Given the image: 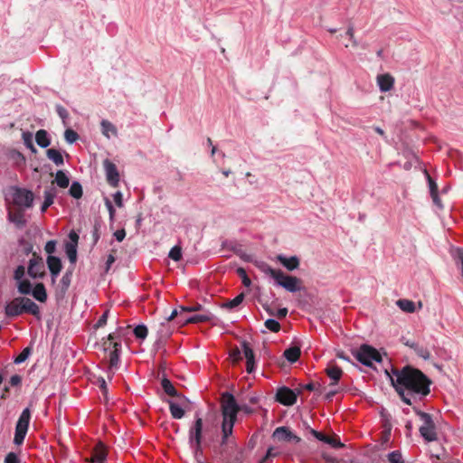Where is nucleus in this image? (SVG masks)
Here are the masks:
<instances>
[{"label":"nucleus","mask_w":463,"mask_h":463,"mask_svg":"<svg viewBox=\"0 0 463 463\" xmlns=\"http://www.w3.org/2000/svg\"><path fill=\"white\" fill-rule=\"evenodd\" d=\"M390 379L402 401L412 408L420 406V402L430 392V380L412 366L392 368Z\"/></svg>","instance_id":"1"},{"label":"nucleus","mask_w":463,"mask_h":463,"mask_svg":"<svg viewBox=\"0 0 463 463\" xmlns=\"http://www.w3.org/2000/svg\"><path fill=\"white\" fill-rule=\"evenodd\" d=\"M257 268L274 280L278 287H281L290 293H296L301 289L300 279L297 277L285 274L280 269H275L268 263L261 261L257 264Z\"/></svg>","instance_id":"2"},{"label":"nucleus","mask_w":463,"mask_h":463,"mask_svg":"<svg viewBox=\"0 0 463 463\" xmlns=\"http://www.w3.org/2000/svg\"><path fill=\"white\" fill-rule=\"evenodd\" d=\"M24 313L38 317L40 314L39 306L26 297L14 298L5 306V314L7 317H16Z\"/></svg>","instance_id":"3"},{"label":"nucleus","mask_w":463,"mask_h":463,"mask_svg":"<svg viewBox=\"0 0 463 463\" xmlns=\"http://www.w3.org/2000/svg\"><path fill=\"white\" fill-rule=\"evenodd\" d=\"M412 410L422 421V425L419 429L420 436L427 442L435 441L438 439V435L432 416L430 413L421 411L420 406H415Z\"/></svg>","instance_id":"4"},{"label":"nucleus","mask_w":463,"mask_h":463,"mask_svg":"<svg viewBox=\"0 0 463 463\" xmlns=\"http://www.w3.org/2000/svg\"><path fill=\"white\" fill-rule=\"evenodd\" d=\"M352 353L358 362L367 367H372L374 362H382L381 354L375 348L366 344L362 345Z\"/></svg>","instance_id":"5"},{"label":"nucleus","mask_w":463,"mask_h":463,"mask_svg":"<svg viewBox=\"0 0 463 463\" xmlns=\"http://www.w3.org/2000/svg\"><path fill=\"white\" fill-rule=\"evenodd\" d=\"M240 410L241 407L237 403L234 396L231 392H224L222 396V420L236 421L237 414Z\"/></svg>","instance_id":"6"},{"label":"nucleus","mask_w":463,"mask_h":463,"mask_svg":"<svg viewBox=\"0 0 463 463\" xmlns=\"http://www.w3.org/2000/svg\"><path fill=\"white\" fill-rule=\"evenodd\" d=\"M31 420V411L29 408H25L23 410L22 413L19 416V419L16 422L15 432L14 438V443L15 445H21L26 436L28 431L29 423Z\"/></svg>","instance_id":"7"},{"label":"nucleus","mask_w":463,"mask_h":463,"mask_svg":"<svg viewBox=\"0 0 463 463\" xmlns=\"http://www.w3.org/2000/svg\"><path fill=\"white\" fill-rule=\"evenodd\" d=\"M13 201L14 203L17 206L31 208L33 204V194L28 189L14 187Z\"/></svg>","instance_id":"8"},{"label":"nucleus","mask_w":463,"mask_h":463,"mask_svg":"<svg viewBox=\"0 0 463 463\" xmlns=\"http://www.w3.org/2000/svg\"><path fill=\"white\" fill-rule=\"evenodd\" d=\"M188 443L194 444L195 447L203 444V419L198 412L195 413L194 421L189 429Z\"/></svg>","instance_id":"9"},{"label":"nucleus","mask_w":463,"mask_h":463,"mask_svg":"<svg viewBox=\"0 0 463 463\" xmlns=\"http://www.w3.org/2000/svg\"><path fill=\"white\" fill-rule=\"evenodd\" d=\"M27 273L33 279H43L45 277V267L41 257L33 254V257L29 260Z\"/></svg>","instance_id":"10"},{"label":"nucleus","mask_w":463,"mask_h":463,"mask_svg":"<svg viewBox=\"0 0 463 463\" xmlns=\"http://www.w3.org/2000/svg\"><path fill=\"white\" fill-rule=\"evenodd\" d=\"M215 318L214 315L209 310H203L198 314L184 316V314H180V323L182 325L185 324H199L207 321H213Z\"/></svg>","instance_id":"11"},{"label":"nucleus","mask_w":463,"mask_h":463,"mask_svg":"<svg viewBox=\"0 0 463 463\" xmlns=\"http://www.w3.org/2000/svg\"><path fill=\"white\" fill-rule=\"evenodd\" d=\"M103 167L108 184L112 187H118L119 184V173L116 165L109 159L103 161Z\"/></svg>","instance_id":"12"},{"label":"nucleus","mask_w":463,"mask_h":463,"mask_svg":"<svg viewBox=\"0 0 463 463\" xmlns=\"http://www.w3.org/2000/svg\"><path fill=\"white\" fill-rule=\"evenodd\" d=\"M70 241H66L64 244V251L71 265H75L77 261V247L79 236L74 232H71L69 234Z\"/></svg>","instance_id":"13"},{"label":"nucleus","mask_w":463,"mask_h":463,"mask_svg":"<svg viewBox=\"0 0 463 463\" xmlns=\"http://www.w3.org/2000/svg\"><path fill=\"white\" fill-rule=\"evenodd\" d=\"M298 394L288 387L283 386L278 389L276 399L283 405L290 406L297 402Z\"/></svg>","instance_id":"14"},{"label":"nucleus","mask_w":463,"mask_h":463,"mask_svg":"<svg viewBox=\"0 0 463 463\" xmlns=\"http://www.w3.org/2000/svg\"><path fill=\"white\" fill-rule=\"evenodd\" d=\"M241 349L246 359V371L248 373H252L255 370V357L253 350L246 341L241 343Z\"/></svg>","instance_id":"15"},{"label":"nucleus","mask_w":463,"mask_h":463,"mask_svg":"<svg viewBox=\"0 0 463 463\" xmlns=\"http://www.w3.org/2000/svg\"><path fill=\"white\" fill-rule=\"evenodd\" d=\"M273 437L279 440L293 441L295 443H299L301 441V439L290 431L287 427H278L273 432Z\"/></svg>","instance_id":"16"},{"label":"nucleus","mask_w":463,"mask_h":463,"mask_svg":"<svg viewBox=\"0 0 463 463\" xmlns=\"http://www.w3.org/2000/svg\"><path fill=\"white\" fill-rule=\"evenodd\" d=\"M310 432L317 439L330 445L332 448L340 449L344 447V444L340 441L339 438L329 437L315 430H311Z\"/></svg>","instance_id":"17"},{"label":"nucleus","mask_w":463,"mask_h":463,"mask_svg":"<svg viewBox=\"0 0 463 463\" xmlns=\"http://www.w3.org/2000/svg\"><path fill=\"white\" fill-rule=\"evenodd\" d=\"M276 259L289 271H293L299 267V259L297 256L287 257L283 254H279L277 255Z\"/></svg>","instance_id":"18"},{"label":"nucleus","mask_w":463,"mask_h":463,"mask_svg":"<svg viewBox=\"0 0 463 463\" xmlns=\"http://www.w3.org/2000/svg\"><path fill=\"white\" fill-rule=\"evenodd\" d=\"M377 84L382 92H387L393 88L394 78L389 73L377 76Z\"/></svg>","instance_id":"19"},{"label":"nucleus","mask_w":463,"mask_h":463,"mask_svg":"<svg viewBox=\"0 0 463 463\" xmlns=\"http://www.w3.org/2000/svg\"><path fill=\"white\" fill-rule=\"evenodd\" d=\"M404 345L406 346H409L410 348L413 349L414 352L417 354L418 356L421 357L424 360H429L430 358V353L427 347H424L415 341L411 340H406L404 342Z\"/></svg>","instance_id":"20"},{"label":"nucleus","mask_w":463,"mask_h":463,"mask_svg":"<svg viewBox=\"0 0 463 463\" xmlns=\"http://www.w3.org/2000/svg\"><path fill=\"white\" fill-rule=\"evenodd\" d=\"M57 191L54 187H51L44 190L43 193V203L41 206V212L44 213L54 202V198L56 197Z\"/></svg>","instance_id":"21"},{"label":"nucleus","mask_w":463,"mask_h":463,"mask_svg":"<svg viewBox=\"0 0 463 463\" xmlns=\"http://www.w3.org/2000/svg\"><path fill=\"white\" fill-rule=\"evenodd\" d=\"M221 446L223 447V456H231L230 450H236L238 449L237 442L235 441L234 439L225 437L223 435H222Z\"/></svg>","instance_id":"22"},{"label":"nucleus","mask_w":463,"mask_h":463,"mask_svg":"<svg viewBox=\"0 0 463 463\" xmlns=\"http://www.w3.org/2000/svg\"><path fill=\"white\" fill-rule=\"evenodd\" d=\"M30 295L39 302H45L47 300L46 289L43 283H37L32 289Z\"/></svg>","instance_id":"23"},{"label":"nucleus","mask_w":463,"mask_h":463,"mask_svg":"<svg viewBox=\"0 0 463 463\" xmlns=\"http://www.w3.org/2000/svg\"><path fill=\"white\" fill-rule=\"evenodd\" d=\"M107 452L102 445L95 448L91 454L90 463H104L107 459Z\"/></svg>","instance_id":"24"},{"label":"nucleus","mask_w":463,"mask_h":463,"mask_svg":"<svg viewBox=\"0 0 463 463\" xmlns=\"http://www.w3.org/2000/svg\"><path fill=\"white\" fill-rule=\"evenodd\" d=\"M100 127H101L102 134L107 138H110L111 136H115L116 137L118 135L117 128L111 122H109L107 119H102L101 120Z\"/></svg>","instance_id":"25"},{"label":"nucleus","mask_w":463,"mask_h":463,"mask_svg":"<svg viewBox=\"0 0 463 463\" xmlns=\"http://www.w3.org/2000/svg\"><path fill=\"white\" fill-rule=\"evenodd\" d=\"M35 141L40 147L46 148L51 144L49 134L44 129H40L35 134Z\"/></svg>","instance_id":"26"},{"label":"nucleus","mask_w":463,"mask_h":463,"mask_svg":"<svg viewBox=\"0 0 463 463\" xmlns=\"http://www.w3.org/2000/svg\"><path fill=\"white\" fill-rule=\"evenodd\" d=\"M48 159L52 161L57 166L64 165L62 154L60 150L55 148H50L46 151Z\"/></svg>","instance_id":"27"},{"label":"nucleus","mask_w":463,"mask_h":463,"mask_svg":"<svg viewBox=\"0 0 463 463\" xmlns=\"http://www.w3.org/2000/svg\"><path fill=\"white\" fill-rule=\"evenodd\" d=\"M9 222L14 223L17 227H24L26 223L24 214L22 211L8 213Z\"/></svg>","instance_id":"28"},{"label":"nucleus","mask_w":463,"mask_h":463,"mask_svg":"<svg viewBox=\"0 0 463 463\" xmlns=\"http://www.w3.org/2000/svg\"><path fill=\"white\" fill-rule=\"evenodd\" d=\"M326 374L332 380L331 386L335 385L342 376V370L338 366L333 365L326 368Z\"/></svg>","instance_id":"29"},{"label":"nucleus","mask_w":463,"mask_h":463,"mask_svg":"<svg viewBox=\"0 0 463 463\" xmlns=\"http://www.w3.org/2000/svg\"><path fill=\"white\" fill-rule=\"evenodd\" d=\"M161 386L164 392L172 397H180L181 395L178 393L176 389L175 388L174 384L171 383V381L167 378H163L161 381Z\"/></svg>","instance_id":"30"},{"label":"nucleus","mask_w":463,"mask_h":463,"mask_svg":"<svg viewBox=\"0 0 463 463\" xmlns=\"http://www.w3.org/2000/svg\"><path fill=\"white\" fill-rule=\"evenodd\" d=\"M54 181L61 188H67L70 184L69 175L62 170H58L56 172Z\"/></svg>","instance_id":"31"},{"label":"nucleus","mask_w":463,"mask_h":463,"mask_svg":"<svg viewBox=\"0 0 463 463\" xmlns=\"http://www.w3.org/2000/svg\"><path fill=\"white\" fill-rule=\"evenodd\" d=\"M47 267L50 271L59 270L61 271L62 269L61 260L59 257L56 256H48L46 260Z\"/></svg>","instance_id":"32"},{"label":"nucleus","mask_w":463,"mask_h":463,"mask_svg":"<svg viewBox=\"0 0 463 463\" xmlns=\"http://www.w3.org/2000/svg\"><path fill=\"white\" fill-rule=\"evenodd\" d=\"M169 410L174 419H182L184 416V409L173 401H168Z\"/></svg>","instance_id":"33"},{"label":"nucleus","mask_w":463,"mask_h":463,"mask_svg":"<svg viewBox=\"0 0 463 463\" xmlns=\"http://www.w3.org/2000/svg\"><path fill=\"white\" fill-rule=\"evenodd\" d=\"M300 349L297 346L289 347L284 351L285 358L290 363H295L298 361Z\"/></svg>","instance_id":"34"},{"label":"nucleus","mask_w":463,"mask_h":463,"mask_svg":"<svg viewBox=\"0 0 463 463\" xmlns=\"http://www.w3.org/2000/svg\"><path fill=\"white\" fill-rule=\"evenodd\" d=\"M17 290L22 295H30L33 289L32 283L28 279H22L16 282Z\"/></svg>","instance_id":"35"},{"label":"nucleus","mask_w":463,"mask_h":463,"mask_svg":"<svg viewBox=\"0 0 463 463\" xmlns=\"http://www.w3.org/2000/svg\"><path fill=\"white\" fill-rule=\"evenodd\" d=\"M397 306L404 312L413 313L415 311V303L409 299H399L396 302Z\"/></svg>","instance_id":"36"},{"label":"nucleus","mask_w":463,"mask_h":463,"mask_svg":"<svg viewBox=\"0 0 463 463\" xmlns=\"http://www.w3.org/2000/svg\"><path fill=\"white\" fill-rule=\"evenodd\" d=\"M244 299V294L243 293H241L239 295H237L233 299H231L225 303H223L221 307L222 308H226V309H234L235 307H237L239 305L241 304V302L243 301Z\"/></svg>","instance_id":"37"},{"label":"nucleus","mask_w":463,"mask_h":463,"mask_svg":"<svg viewBox=\"0 0 463 463\" xmlns=\"http://www.w3.org/2000/svg\"><path fill=\"white\" fill-rule=\"evenodd\" d=\"M82 194V186L80 182L73 181L70 186L69 194L75 199H80L81 198Z\"/></svg>","instance_id":"38"},{"label":"nucleus","mask_w":463,"mask_h":463,"mask_svg":"<svg viewBox=\"0 0 463 463\" xmlns=\"http://www.w3.org/2000/svg\"><path fill=\"white\" fill-rule=\"evenodd\" d=\"M234 420H222V434L225 437L231 438L233 432Z\"/></svg>","instance_id":"39"},{"label":"nucleus","mask_w":463,"mask_h":463,"mask_svg":"<svg viewBox=\"0 0 463 463\" xmlns=\"http://www.w3.org/2000/svg\"><path fill=\"white\" fill-rule=\"evenodd\" d=\"M133 332L137 339L144 340L147 336L148 330L145 325L140 324L134 328Z\"/></svg>","instance_id":"40"},{"label":"nucleus","mask_w":463,"mask_h":463,"mask_svg":"<svg viewBox=\"0 0 463 463\" xmlns=\"http://www.w3.org/2000/svg\"><path fill=\"white\" fill-rule=\"evenodd\" d=\"M32 353V349L31 347H25L21 353L19 355H17L14 360V363L15 364H20L24 362H25L27 360V358L30 356Z\"/></svg>","instance_id":"41"},{"label":"nucleus","mask_w":463,"mask_h":463,"mask_svg":"<svg viewBox=\"0 0 463 463\" xmlns=\"http://www.w3.org/2000/svg\"><path fill=\"white\" fill-rule=\"evenodd\" d=\"M189 446H190V449L193 451L194 458L196 460V462L197 463H203L204 461L203 460V447H202V444H199L198 447H195L194 444V445H189Z\"/></svg>","instance_id":"42"},{"label":"nucleus","mask_w":463,"mask_h":463,"mask_svg":"<svg viewBox=\"0 0 463 463\" xmlns=\"http://www.w3.org/2000/svg\"><path fill=\"white\" fill-rule=\"evenodd\" d=\"M180 308V314H183L184 312H202L203 310H205L203 307L198 303L189 306H182Z\"/></svg>","instance_id":"43"},{"label":"nucleus","mask_w":463,"mask_h":463,"mask_svg":"<svg viewBox=\"0 0 463 463\" xmlns=\"http://www.w3.org/2000/svg\"><path fill=\"white\" fill-rule=\"evenodd\" d=\"M390 463H405L402 453L399 450H393L387 455Z\"/></svg>","instance_id":"44"},{"label":"nucleus","mask_w":463,"mask_h":463,"mask_svg":"<svg viewBox=\"0 0 463 463\" xmlns=\"http://www.w3.org/2000/svg\"><path fill=\"white\" fill-rule=\"evenodd\" d=\"M265 326L271 332L277 333L280 329L279 323L273 318H269L264 323Z\"/></svg>","instance_id":"45"},{"label":"nucleus","mask_w":463,"mask_h":463,"mask_svg":"<svg viewBox=\"0 0 463 463\" xmlns=\"http://www.w3.org/2000/svg\"><path fill=\"white\" fill-rule=\"evenodd\" d=\"M224 462L223 463H242L243 462V449H239L235 457L231 459L230 456L224 455Z\"/></svg>","instance_id":"46"},{"label":"nucleus","mask_w":463,"mask_h":463,"mask_svg":"<svg viewBox=\"0 0 463 463\" xmlns=\"http://www.w3.org/2000/svg\"><path fill=\"white\" fill-rule=\"evenodd\" d=\"M168 257L170 259H172L173 260H175V261L180 260L181 258H182V250H181V248L179 246H176V245L174 246L170 250V251L168 253Z\"/></svg>","instance_id":"47"},{"label":"nucleus","mask_w":463,"mask_h":463,"mask_svg":"<svg viewBox=\"0 0 463 463\" xmlns=\"http://www.w3.org/2000/svg\"><path fill=\"white\" fill-rule=\"evenodd\" d=\"M65 140L69 144H73L79 137V135L74 130L68 128L64 132Z\"/></svg>","instance_id":"48"},{"label":"nucleus","mask_w":463,"mask_h":463,"mask_svg":"<svg viewBox=\"0 0 463 463\" xmlns=\"http://www.w3.org/2000/svg\"><path fill=\"white\" fill-rule=\"evenodd\" d=\"M25 268L24 265H19L14 271V279L17 282L24 279Z\"/></svg>","instance_id":"49"},{"label":"nucleus","mask_w":463,"mask_h":463,"mask_svg":"<svg viewBox=\"0 0 463 463\" xmlns=\"http://www.w3.org/2000/svg\"><path fill=\"white\" fill-rule=\"evenodd\" d=\"M55 109L59 117L62 119L63 124L65 125L66 120L69 118L68 110L61 105H56Z\"/></svg>","instance_id":"50"},{"label":"nucleus","mask_w":463,"mask_h":463,"mask_svg":"<svg viewBox=\"0 0 463 463\" xmlns=\"http://www.w3.org/2000/svg\"><path fill=\"white\" fill-rule=\"evenodd\" d=\"M424 173H425V175H426V178L428 181L430 194H433L438 193V185H437L436 182L431 178V176L430 175V174L427 171H425Z\"/></svg>","instance_id":"51"},{"label":"nucleus","mask_w":463,"mask_h":463,"mask_svg":"<svg viewBox=\"0 0 463 463\" xmlns=\"http://www.w3.org/2000/svg\"><path fill=\"white\" fill-rule=\"evenodd\" d=\"M120 354L118 351H111L109 354L110 367H117L119 363Z\"/></svg>","instance_id":"52"},{"label":"nucleus","mask_w":463,"mask_h":463,"mask_svg":"<svg viewBox=\"0 0 463 463\" xmlns=\"http://www.w3.org/2000/svg\"><path fill=\"white\" fill-rule=\"evenodd\" d=\"M237 273L241 278L242 283L245 287H250L251 285V281H250V278L248 277L244 269L239 268L237 269Z\"/></svg>","instance_id":"53"},{"label":"nucleus","mask_w":463,"mask_h":463,"mask_svg":"<svg viewBox=\"0 0 463 463\" xmlns=\"http://www.w3.org/2000/svg\"><path fill=\"white\" fill-rule=\"evenodd\" d=\"M56 244L57 241L54 240H51L46 242L44 250L49 254V256H52V254L56 251Z\"/></svg>","instance_id":"54"},{"label":"nucleus","mask_w":463,"mask_h":463,"mask_svg":"<svg viewBox=\"0 0 463 463\" xmlns=\"http://www.w3.org/2000/svg\"><path fill=\"white\" fill-rule=\"evenodd\" d=\"M4 463H21V459L14 452H9L4 460Z\"/></svg>","instance_id":"55"},{"label":"nucleus","mask_w":463,"mask_h":463,"mask_svg":"<svg viewBox=\"0 0 463 463\" xmlns=\"http://www.w3.org/2000/svg\"><path fill=\"white\" fill-rule=\"evenodd\" d=\"M23 139H24V145L27 147L31 148L33 151H35L33 144V137H32V134L31 133L24 132L23 133Z\"/></svg>","instance_id":"56"},{"label":"nucleus","mask_w":463,"mask_h":463,"mask_svg":"<svg viewBox=\"0 0 463 463\" xmlns=\"http://www.w3.org/2000/svg\"><path fill=\"white\" fill-rule=\"evenodd\" d=\"M109 310H106L99 318V320L97 321V323L95 324V327L96 328H99V327H102L104 326L106 324H107V321H108V317H109Z\"/></svg>","instance_id":"57"},{"label":"nucleus","mask_w":463,"mask_h":463,"mask_svg":"<svg viewBox=\"0 0 463 463\" xmlns=\"http://www.w3.org/2000/svg\"><path fill=\"white\" fill-rule=\"evenodd\" d=\"M71 278H70L68 275L63 274L61 279V285L62 288V290L66 292L71 286Z\"/></svg>","instance_id":"58"},{"label":"nucleus","mask_w":463,"mask_h":463,"mask_svg":"<svg viewBox=\"0 0 463 463\" xmlns=\"http://www.w3.org/2000/svg\"><path fill=\"white\" fill-rule=\"evenodd\" d=\"M22 383V377L19 374H14L10 377L9 385L15 387L19 386Z\"/></svg>","instance_id":"59"},{"label":"nucleus","mask_w":463,"mask_h":463,"mask_svg":"<svg viewBox=\"0 0 463 463\" xmlns=\"http://www.w3.org/2000/svg\"><path fill=\"white\" fill-rule=\"evenodd\" d=\"M20 245L23 246V250L25 255H29L33 251V245L30 242L21 240Z\"/></svg>","instance_id":"60"},{"label":"nucleus","mask_w":463,"mask_h":463,"mask_svg":"<svg viewBox=\"0 0 463 463\" xmlns=\"http://www.w3.org/2000/svg\"><path fill=\"white\" fill-rule=\"evenodd\" d=\"M113 199L118 207L123 206V194L121 192L118 191L113 194Z\"/></svg>","instance_id":"61"},{"label":"nucleus","mask_w":463,"mask_h":463,"mask_svg":"<svg viewBox=\"0 0 463 463\" xmlns=\"http://www.w3.org/2000/svg\"><path fill=\"white\" fill-rule=\"evenodd\" d=\"M120 330H121V328L119 327L118 330H116L113 333H110L108 335V340L109 341V343H113L115 341L120 340V338H121V335H120V333H119Z\"/></svg>","instance_id":"62"},{"label":"nucleus","mask_w":463,"mask_h":463,"mask_svg":"<svg viewBox=\"0 0 463 463\" xmlns=\"http://www.w3.org/2000/svg\"><path fill=\"white\" fill-rule=\"evenodd\" d=\"M273 450H274V449L272 447L269 448L266 452V455L263 457V458L260 460V463H264L269 458H274L277 455V453L273 452Z\"/></svg>","instance_id":"63"},{"label":"nucleus","mask_w":463,"mask_h":463,"mask_svg":"<svg viewBox=\"0 0 463 463\" xmlns=\"http://www.w3.org/2000/svg\"><path fill=\"white\" fill-rule=\"evenodd\" d=\"M457 259L460 263L461 275L463 277V249H458Z\"/></svg>","instance_id":"64"}]
</instances>
